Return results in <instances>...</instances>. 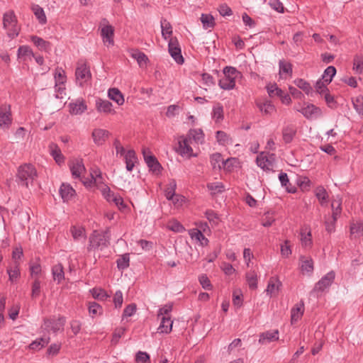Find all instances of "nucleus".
I'll use <instances>...</instances> for the list:
<instances>
[{
  "mask_svg": "<svg viewBox=\"0 0 363 363\" xmlns=\"http://www.w3.org/2000/svg\"><path fill=\"white\" fill-rule=\"evenodd\" d=\"M279 73L286 74L289 75H291L292 74V65L289 62H285L284 61L279 62Z\"/></svg>",
  "mask_w": 363,
  "mask_h": 363,
  "instance_id": "nucleus-61",
  "label": "nucleus"
},
{
  "mask_svg": "<svg viewBox=\"0 0 363 363\" xmlns=\"http://www.w3.org/2000/svg\"><path fill=\"white\" fill-rule=\"evenodd\" d=\"M96 109L99 112L104 113H114L115 111L112 109V104L107 100L99 99L96 103Z\"/></svg>",
  "mask_w": 363,
  "mask_h": 363,
  "instance_id": "nucleus-25",
  "label": "nucleus"
},
{
  "mask_svg": "<svg viewBox=\"0 0 363 363\" xmlns=\"http://www.w3.org/2000/svg\"><path fill=\"white\" fill-rule=\"evenodd\" d=\"M255 162L257 166L265 172H269L272 170L274 167V160H255Z\"/></svg>",
  "mask_w": 363,
  "mask_h": 363,
  "instance_id": "nucleus-57",
  "label": "nucleus"
},
{
  "mask_svg": "<svg viewBox=\"0 0 363 363\" xmlns=\"http://www.w3.org/2000/svg\"><path fill=\"white\" fill-rule=\"evenodd\" d=\"M40 293V281L38 278H35L32 284L31 296L33 298H37Z\"/></svg>",
  "mask_w": 363,
  "mask_h": 363,
  "instance_id": "nucleus-63",
  "label": "nucleus"
},
{
  "mask_svg": "<svg viewBox=\"0 0 363 363\" xmlns=\"http://www.w3.org/2000/svg\"><path fill=\"white\" fill-rule=\"evenodd\" d=\"M173 309V304L172 303H169L164 305L163 307L160 308L158 311L157 317L158 318H161L164 316H170L169 313L172 312Z\"/></svg>",
  "mask_w": 363,
  "mask_h": 363,
  "instance_id": "nucleus-55",
  "label": "nucleus"
},
{
  "mask_svg": "<svg viewBox=\"0 0 363 363\" xmlns=\"http://www.w3.org/2000/svg\"><path fill=\"white\" fill-rule=\"evenodd\" d=\"M246 281L251 290L257 289V273L255 270H250L245 274Z\"/></svg>",
  "mask_w": 363,
  "mask_h": 363,
  "instance_id": "nucleus-29",
  "label": "nucleus"
},
{
  "mask_svg": "<svg viewBox=\"0 0 363 363\" xmlns=\"http://www.w3.org/2000/svg\"><path fill=\"white\" fill-rule=\"evenodd\" d=\"M216 139L217 141L222 145H228L233 143L230 136L222 130H218L216 132Z\"/></svg>",
  "mask_w": 363,
  "mask_h": 363,
  "instance_id": "nucleus-50",
  "label": "nucleus"
},
{
  "mask_svg": "<svg viewBox=\"0 0 363 363\" xmlns=\"http://www.w3.org/2000/svg\"><path fill=\"white\" fill-rule=\"evenodd\" d=\"M301 240L302 245L305 247L310 246L311 244V231L308 230L307 227H305L301 229Z\"/></svg>",
  "mask_w": 363,
  "mask_h": 363,
  "instance_id": "nucleus-43",
  "label": "nucleus"
},
{
  "mask_svg": "<svg viewBox=\"0 0 363 363\" xmlns=\"http://www.w3.org/2000/svg\"><path fill=\"white\" fill-rule=\"evenodd\" d=\"M145 162L150 172L156 175L160 174L162 167L159 160H145Z\"/></svg>",
  "mask_w": 363,
  "mask_h": 363,
  "instance_id": "nucleus-42",
  "label": "nucleus"
},
{
  "mask_svg": "<svg viewBox=\"0 0 363 363\" xmlns=\"http://www.w3.org/2000/svg\"><path fill=\"white\" fill-rule=\"evenodd\" d=\"M12 123V115L10 105L4 104L0 107V128L9 129Z\"/></svg>",
  "mask_w": 363,
  "mask_h": 363,
  "instance_id": "nucleus-9",
  "label": "nucleus"
},
{
  "mask_svg": "<svg viewBox=\"0 0 363 363\" xmlns=\"http://www.w3.org/2000/svg\"><path fill=\"white\" fill-rule=\"evenodd\" d=\"M335 274L333 271L329 272L319 280V291H325L333 283Z\"/></svg>",
  "mask_w": 363,
  "mask_h": 363,
  "instance_id": "nucleus-18",
  "label": "nucleus"
},
{
  "mask_svg": "<svg viewBox=\"0 0 363 363\" xmlns=\"http://www.w3.org/2000/svg\"><path fill=\"white\" fill-rule=\"evenodd\" d=\"M70 232L74 240L86 238L85 229L82 227L72 226L71 227Z\"/></svg>",
  "mask_w": 363,
  "mask_h": 363,
  "instance_id": "nucleus-37",
  "label": "nucleus"
},
{
  "mask_svg": "<svg viewBox=\"0 0 363 363\" xmlns=\"http://www.w3.org/2000/svg\"><path fill=\"white\" fill-rule=\"evenodd\" d=\"M55 86L64 85L66 82L65 72L61 67H57L55 72Z\"/></svg>",
  "mask_w": 363,
  "mask_h": 363,
  "instance_id": "nucleus-36",
  "label": "nucleus"
},
{
  "mask_svg": "<svg viewBox=\"0 0 363 363\" xmlns=\"http://www.w3.org/2000/svg\"><path fill=\"white\" fill-rule=\"evenodd\" d=\"M192 142H191L190 139L186 137H180L178 140L177 145L176 146V151L182 156V157H196V154L194 153L192 147L191 145Z\"/></svg>",
  "mask_w": 363,
  "mask_h": 363,
  "instance_id": "nucleus-6",
  "label": "nucleus"
},
{
  "mask_svg": "<svg viewBox=\"0 0 363 363\" xmlns=\"http://www.w3.org/2000/svg\"><path fill=\"white\" fill-rule=\"evenodd\" d=\"M132 57L137 60L140 66L145 65L147 61L148 60V58L145 55V54L140 51L134 52L132 54Z\"/></svg>",
  "mask_w": 363,
  "mask_h": 363,
  "instance_id": "nucleus-60",
  "label": "nucleus"
},
{
  "mask_svg": "<svg viewBox=\"0 0 363 363\" xmlns=\"http://www.w3.org/2000/svg\"><path fill=\"white\" fill-rule=\"evenodd\" d=\"M176 188V181L174 179H170L168 186L164 191V195L167 200L173 199V197L175 196Z\"/></svg>",
  "mask_w": 363,
  "mask_h": 363,
  "instance_id": "nucleus-39",
  "label": "nucleus"
},
{
  "mask_svg": "<svg viewBox=\"0 0 363 363\" xmlns=\"http://www.w3.org/2000/svg\"><path fill=\"white\" fill-rule=\"evenodd\" d=\"M108 96L111 100L114 101L119 106L124 104L123 95L117 88L109 89L108 91Z\"/></svg>",
  "mask_w": 363,
  "mask_h": 363,
  "instance_id": "nucleus-28",
  "label": "nucleus"
},
{
  "mask_svg": "<svg viewBox=\"0 0 363 363\" xmlns=\"http://www.w3.org/2000/svg\"><path fill=\"white\" fill-rule=\"evenodd\" d=\"M173 320L171 316H164L160 318V324L158 327V332L160 333L169 334L172 330Z\"/></svg>",
  "mask_w": 363,
  "mask_h": 363,
  "instance_id": "nucleus-19",
  "label": "nucleus"
},
{
  "mask_svg": "<svg viewBox=\"0 0 363 363\" xmlns=\"http://www.w3.org/2000/svg\"><path fill=\"white\" fill-rule=\"evenodd\" d=\"M281 285V282L279 281L278 277H272L269 279L268 284L265 291L267 294L269 295L270 297L276 296L278 294Z\"/></svg>",
  "mask_w": 363,
  "mask_h": 363,
  "instance_id": "nucleus-14",
  "label": "nucleus"
},
{
  "mask_svg": "<svg viewBox=\"0 0 363 363\" xmlns=\"http://www.w3.org/2000/svg\"><path fill=\"white\" fill-rule=\"evenodd\" d=\"M101 172L99 169H92L90 173L91 179H89V181H83V183L84 184L85 186H91L93 184L97 182L98 179H101Z\"/></svg>",
  "mask_w": 363,
  "mask_h": 363,
  "instance_id": "nucleus-40",
  "label": "nucleus"
},
{
  "mask_svg": "<svg viewBox=\"0 0 363 363\" xmlns=\"http://www.w3.org/2000/svg\"><path fill=\"white\" fill-rule=\"evenodd\" d=\"M207 188L212 194L222 193L225 191L224 185L222 182H219L208 183L207 184Z\"/></svg>",
  "mask_w": 363,
  "mask_h": 363,
  "instance_id": "nucleus-41",
  "label": "nucleus"
},
{
  "mask_svg": "<svg viewBox=\"0 0 363 363\" xmlns=\"http://www.w3.org/2000/svg\"><path fill=\"white\" fill-rule=\"evenodd\" d=\"M191 142L194 140L196 144H202L204 141V134L201 129H191L187 135Z\"/></svg>",
  "mask_w": 363,
  "mask_h": 363,
  "instance_id": "nucleus-23",
  "label": "nucleus"
},
{
  "mask_svg": "<svg viewBox=\"0 0 363 363\" xmlns=\"http://www.w3.org/2000/svg\"><path fill=\"white\" fill-rule=\"evenodd\" d=\"M331 216L325 218V230L331 233L335 230V223L342 212L340 201H333L331 204Z\"/></svg>",
  "mask_w": 363,
  "mask_h": 363,
  "instance_id": "nucleus-3",
  "label": "nucleus"
},
{
  "mask_svg": "<svg viewBox=\"0 0 363 363\" xmlns=\"http://www.w3.org/2000/svg\"><path fill=\"white\" fill-rule=\"evenodd\" d=\"M60 194L64 201H68L75 195V190L71 185L62 184L60 188Z\"/></svg>",
  "mask_w": 363,
  "mask_h": 363,
  "instance_id": "nucleus-20",
  "label": "nucleus"
},
{
  "mask_svg": "<svg viewBox=\"0 0 363 363\" xmlns=\"http://www.w3.org/2000/svg\"><path fill=\"white\" fill-rule=\"evenodd\" d=\"M301 269L303 274H311L313 271V262L311 258L301 257Z\"/></svg>",
  "mask_w": 363,
  "mask_h": 363,
  "instance_id": "nucleus-24",
  "label": "nucleus"
},
{
  "mask_svg": "<svg viewBox=\"0 0 363 363\" xmlns=\"http://www.w3.org/2000/svg\"><path fill=\"white\" fill-rule=\"evenodd\" d=\"M31 41L40 50L49 51L51 49V43L36 35L31 36Z\"/></svg>",
  "mask_w": 363,
  "mask_h": 363,
  "instance_id": "nucleus-27",
  "label": "nucleus"
},
{
  "mask_svg": "<svg viewBox=\"0 0 363 363\" xmlns=\"http://www.w3.org/2000/svg\"><path fill=\"white\" fill-rule=\"evenodd\" d=\"M162 35L166 40L172 34V28L169 22L166 19L161 20Z\"/></svg>",
  "mask_w": 363,
  "mask_h": 363,
  "instance_id": "nucleus-34",
  "label": "nucleus"
},
{
  "mask_svg": "<svg viewBox=\"0 0 363 363\" xmlns=\"http://www.w3.org/2000/svg\"><path fill=\"white\" fill-rule=\"evenodd\" d=\"M168 228L176 233H182L185 230L184 226L177 220L170 221L168 224Z\"/></svg>",
  "mask_w": 363,
  "mask_h": 363,
  "instance_id": "nucleus-62",
  "label": "nucleus"
},
{
  "mask_svg": "<svg viewBox=\"0 0 363 363\" xmlns=\"http://www.w3.org/2000/svg\"><path fill=\"white\" fill-rule=\"evenodd\" d=\"M213 118L216 122L223 119V107L221 104H217L213 108Z\"/></svg>",
  "mask_w": 363,
  "mask_h": 363,
  "instance_id": "nucleus-48",
  "label": "nucleus"
},
{
  "mask_svg": "<svg viewBox=\"0 0 363 363\" xmlns=\"http://www.w3.org/2000/svg\"><path fill=\"white\" fill-rule=\"evenodd\" d=\"M106 199L109 201H113L120 208H125V205L121 197L115 196L113 194H108Z\"/></svg>",
  "mask_w": 363,
  "mask_h": 363,
  "instance_id": "nucleus-59",
  "label": "nucleus"
},
{
  "mask_svg": "<svg viewBox=\"0 0 363 363\" xmlns=\"http://www.w3.org/2000/svg\"><path fill=\"white\" fill-rule=\"evenodd\" d=\"M110 135V133L104 129L96 128L92 132L94 142L98 145H102Z\"/></svg>",
  "mask_w": 363,
  "mask_h": 363,
  "instance_id": "nucleus-16",
  "label": "nucleus"
},
{
  "mask_svg": "<svg viewBox=\"0 0 363 363\" xmlns=\"http://www.w3.org/2000/svg\"><path fill=\"white\" fill-rule=\"evenodd\" d=\"M150 355L145 352L139 351L135 355V361L137 362L147 363L150 362Z\"/></svg>",
  "mask_w": 363,
  "mask_h": 363,
  "instance_id": "nucleus-64",
  "label": "nucleus"
},
{
  "mask_svg": "<svg viewBox=\"0 0 363 363\" xmlns=\"http://www.w3.org/2000/svg\"><path fill=\"white\" fill-rule=\"evenodd\" d=\"M73 179H78L83 182L82 174L86 171L82 160H72L69 164Z\"/></svg>",
  "mask_w": 363,
  "mask_h": 363,
  "instance_id": "nucleus-13",
  "label": "nucleus"
},
{
  "mask_svg": "<svg viewBox=\"0 0 363 363\" xmlns=\"http://www.w3.org/2000/svg\"><path fill=\"white\" fill-rule=\"evenodd\" d=\"M189 235L191 239L199 241L202 246L207 245L208 243V240L205 237L201 230L196 228L190 230Z\"/></svg>",
  "mask_w": 363,
  "mask_h": 363,
  "instance_id": "nucleus-30",
  "label": "nucleus"
},
{
  "mask_svg": "<svg viewBox=\"0 0 363 363\" xmlns=\"http://www.w3.org/2000/svg\"><path fill=\"white\" fill-rule=\"evenodd\" d=\"M70 113L74 115H79L83 113L86 109L87 106L84 100H77L75 102L69 104Z\"/></svg>",
  "mask_w": 363,
  "mask_h": 363,
  "instance_id": "nucleus-21",
  "label": "nucleus"
},
{
  "mask_svg": "<svg viewBox=\"0 0 363 363\" xmlns=\"http://www.w3.org/2000/svg\"><path fill=\"white\" fill-rule=\"evenodd\" d=\"M49 337H41L30 344L29 347L31 350H39L49 342Z\"/></svg>",
  "mask_w": 363,
  "mask_h": 363,
  "instance_id": "nucleus-44",
  "label": "nucleus"
},
{
  "mask_svg": "<svg viewBox=\"0 0 363 363\" xmlns=\"http://www.w3.org/2000/svg\"><path fill=\"white\" fill-rule=\"evenodd\" d=\"M168 50L172 57L179 65H182L184 62L182 55L181 48L177 38H171L168 44Z\"/></svg>",
  "mask_w": 363,
  "mask_h": 363,
  "instance_id": "nucleus-8",
  "label": "nucleus"
},
{
  "mask_svg": "<svg viewBox=\"0 0 363 363\" xmlns=\"http://www.w3.org/2000/svg\"><path fill=\"white\" fill-rule=\"evenodd\" d=\"M33 11L39 23L41 24H45L47 21V18L43 8L38 5H35L33 7Z\"/></svg>",
  "mask_w": 363,
  "mask_h": 363,
  "instance_id": "nucleus-45",
  "label": "nucleus"
},
{
  "mask_svg": "<svg viewBox=\"0 0 363 363\" xmlns=\"http://www.w3.org/2000/svg\"><path fill=\"white\" fill-rule=\"evenodd\" d=\"M295 108L307 118H312L317 112V108L313 104H304V106L302 108L300 106H296Z\"/></svg>",
  "mask_w": 363,
  "mask_h": 363,
  "instance_id": "nucleus-22",
  "label": "nucleus"
},
{
  "mask_svg": "<svg viewBox=\"0 0 363 363\" xmlns=\"http://www.w3.org/2000/svg\"><path fill=\"white\" fill-rule=\"evenodd\" d=\"M200 19L205 29L212 28L215 26L214 18L211 14L203 13Z\"/></svg>",
  "mask_w": 363,
  "mask_h": 363,
  "instance_id": "nucleus-35",
  "label": "nucleus"
},
{
  "mask_svg": "<svg viewBox=\"0 0 363 363\" xmlns=\"http://www.w3.org/2000/svg\"><path fill=\"white\" fill-rule=\"evenodd\" d=\"M352 104L356 111L363 116V96L359 95L352 99Z\"/></svg>",
  "mask_w": 363,
  "mask_h": 363,
  "instance_id": "nucleus-51",
  "label": "nucleus"
},
{
  "mask_svg": "<svg viewBox=\"0 0 363 363\" xmlns=\"http://www.w3.org/2000/svg\"><path fill=\"white\" fill-rule=\"evenodd\" d=\"M109 230L99 232L94 230L89 237L88 250L100 249L103 250L109 245Z\"/></svg>",
  "mask_w": 363,
  "mask_h": 363,
  "instance_id": "nucleus-1",
  "label": "nucleus"
},
{
  "mask_svg": "<svg viewBox=\"0 0 363 363\" xmlns=\"http://www.w3.org/2000/svg\"><path fill=\"white\" fill-rule=\"evenodd\" d=\"M90 293L94 298L99 301H105L110 297V295L101 288H93L90 290Z\"/></svg>",
  "mask_w": 363,
  "mask_h": 363,
  "instance_id": "nucleus-33",
  "label": "nucleus"
},
{
  "mask_svg": "<svg viewBox=\"0 0 363 363\" xmlns=\"http://www.w3.org/2000/svg\"><path fill=\"white\" fill-rule=\"evenodd\" d=\"M52 274L54 281H56L57 284H60L62 280L65 279L64 268L62 264H57L52 268Z\"/></svg>",
  "mask_w": 363,
  "mask_h": 363,
  "instance_id": "nucleus-26",
  "label": "nucleus"
},
{
  "mask_svg": "<svg viewBox=\"0 0 363 363\" xmlns=\"http://www.w3.org/2000/svg\"><path fill=\"white\" fill-rule=\"evenodd\" d=\"M106 19H103V27L101 30V36L104 44L113 45L114 28L112 26L107 23Z\"/></svg>",
  "mask_w": 363,
  "mask_h": 363,
  "instance_id": "nucleus-10",
  "label": "nucleus"
},
{
  "mask_svg": "<svg viewBox=\"0 0 363 363\" xmlns=\"http://www.w3.org/2000/svg\"><path fill=\"white\" fill-rule=\"evenodd\" d=\"M257 106L259 111L264 115H271L275 111L274 106L269 101L257 102Z\"/></svg>",
  "mask_w": 363,
  "mask_h": 363,
  "instance_id": "nucleus-32",
  "label": "nucleus"
},
{
  "mask_svg": "<svg viewBox=\"0 0 363 363\" xmlns=\"http://www.w3.org/2000/svg\"><path fill=\"white\" fill-rule=\"evenodd\" d=\"M75 76L77 82L80 86H83L85 82L91 79V72L86 62L80 61L77 63Z\"/></svg>",
  "mask_w": 363,
  "mask_h": 363,
  "instance_id": "nucleus-7",
  "label": "nucleus"
},
{
  "mask_svg": "<svg viewBox=\"0 0 363 363\" xmlns=\"http://www.w3.org/2000/svg\"><path fill=\"white\" fill-rule=\"evenodd\" d=\"M279 340L278 330L266 331L259 335V342L260 344H267Z\"/></svg>",
  "mask_w": 363,
  "mask_h": 363,
  "instance_id": "nucleus-17",
  "label": "nucleus"
},
{
  "mask_svg": "<svg viewBox=\"0 0 363 363\" xmlns=\"http://www.w3.org/2000/svg\"><path fill=\"white\" fill-rule=\"evenodd\" d=\"M3 24L4 28L7 30V35L9 38L13 39L18 36L20 28L17 26V19L13 11H9L4 13Z\"/></svg>",
  "mask_w": 363,
  "mask_h": 363,
  "instance_id": "nucleus-4",
  "label": "nucleus"
},
{
  "mask_svg": "<svg viewBox=\"0 0 363 363\" xmlns=\"http://www.w3.org/2000/svg\"><path fill=\"white\" fill-rule=\"evenodd\" d=\"M319 203L324 206L329 201V195L324 187L319 186Z\"/></svg>",
  "mask_w": 363,
  "mask_h": 363,
  "instance_id": "nucleus-56",
  "label": "nucleus"
},
{
  "mask_svg": "<svg viewBox=\"0 0 363 363\" xmlns=\"http://www.w3.org/2000/svg\"><path fill=\"white\" fill-rule=\"evenodd\" d=\"M294 84L299 89H302L307 95H308L312 91V88L310 84L303 79H296L294 81Z\"/></svg>",
  "mask_w": 363,
  "mask_h": 363,
  "instance_id": "nucleus-47",
  "label": "nucleus"
},
{
  "mask_svg": "<svg viewBox=\"0 0 363 363\" xmlns=\"http://www.w3.org/2000/svg\"><path fill=\"white\" fill-rule=\"evenodd\" d=\"M65 323V318L64 317H59L57 319L49 318L44 320V323L42 327L48 332L52 330L56 333L63 329Z\"/></svg>",
  "mask_w": 363,
  "mask_h": 363,
  "instance_id": "nucleus-11",
  "label": "nucleus"
},
{
  "mask_svg": "<svg viewBox=\"0 0 363 363\" xmlns=\"http://www.w3.org/2000/svg\"><path fill=\"white\" fill-rule=\"evenodd\" d=\"M322 94H323L325 101L329 108L333 109L337 108V103L333 95L329 93H325V91L320 95Z\"/></svg>",
  "mask_w": 363,
  "mask_h": 363,
  "instance_id": "nucleus-54",
  "label": "nucleus"
},
{
  "mask_svg": "<svg viewBox=\"0 0 363 363\" xmlns=\"http://www.w3.org/2000/svg\"><path fill=\"white\" fill-rule=\"evenodd\" d=\"M233 160H212L211 166L213 169L218 167L219 169L222 168L227 171L230 172L233 168Z\"/></svg>",
  "mask_w": 363,
  "mask_h": 363,
  "instance_id": "nucleus-31",
  "label": "nucleus"
},
{
  "mask_svg": "<svg viewBox=\"0 0 363 363\" xmlns=\"http://www.w3.org/2000/svg\"><path fill=\"white\" fill-rule=\"evenodd\" d=\"M295 130L292 127H286L283 130V139L285 143H289L291 142L295 135Z\"/></svg>",
  "mask_w": 363,
  "mask_h": 363,
  "instance_id": "nucleus-58",
  "label": "nucleus"
},
{
  "mask_svg": "<svg viewBox=\"0 0 363 363\" xmlns=\"http://www.w3.org/2000/svg\"><path fill=\"white\" fill-rule=\"evenodd\" d=\"M267 92L269 96H281L284 91L279 89L276 84H269L267 86Z\"/></svg>",
  "mask_w": 363,
  "mask_h": 363,
  "instance_id": "nucleus-52",
  "label": "nucleus"
},
{
  "mask_svg": "<svg viewBox=\"0 0 363 363\" xmlns=\"http://www.w3.org/2000/svg\"><path fill=\"white\" fill-rule=\"evenodd\" d=\"M353 69L358 74L363 73V55H357L354 56L353 60Z\"/></svg>",
  "mask_w": 363,
  "mask_h": 363,
  "instance_id": "nucleus-46",
  "label": "nucleus"
},
{
  "mask_svg": "<svg viewBox=\"0 0 363 363\" xmlns=\"http://www.w3.org/2000/svg\"><path fill=\"white\" fill-rule=\"evenodd\" d=\"M336 74V69L334 66L328 67L321 77L319 79V94H321L325 90H328L324 83L328 84L332 82L333 77Z\"/></svg>",
  "mask_w": 363,
  "mask_h": 363,
  "instance_id": "nucleus-12",
  "label": "nucleus"
},
{
  "mask_svg": "<svg viewBox=\"0 0 363 363\" xmlns=\"http://www.w3.org/2000/svg\"><path fill=\"white\" fill-rule=\"evenodd\" d=\"M17 177L28 186V182H33L37 177V170L31 163H25L18 169Z\"/></svg>",
  "mask_w": 363,
  "mask_h": 363,
  "instance_id": "nucleus-5",
  "label": "nucleus"
},
{
  "mask_svg": "<svg viewBox=\"0 0 363 363\" xmlns=\"http://www.w3.org/2000/svg\"><path fill=\"white\" fill-rule=\"evenodd\" d=\"M18 265L19 264L17 263V262H15V266L13 268H9L7 269L9 279L11 282L16 281L20 277L21 274Z\"/></svg>",
  "mask_w": 363,
  "mask_h": 363,
  "instance_id": "nucleus-38",
  "label": "nucleus"
},
{
  "mask_svg": "<svg viewBox=\"0 0 363 363\" xmlns=\"http://www.w3.org/2000/svg\"><path fill=\"white\" fill-rule=\"evenodd\" d=\"M224 77L218 82L219 86L225 90L233 89L235 86V79L241 75V73L235 67H225L223 69Z\"/></svg>",
  "mask_w": 363,
  "mask_h": 363,
  "instance_id": "nucleus-2",
  "label": "nucleus"
},
{
  "mask_svg": "<svg viewBox=\"0 0 363 363\" xmlns=\"http://www.w3.org/2000/svg\"><path fill=\"white\" fill-rule=\"evenodd\" d=\"M88 308L89 313L92 317L102 313V307L96 302H90Z\"/></svg>",
  "mask_w": 363,
  "mask_h": 363,
  "instance_id": "nucleus-53",
  "label": "nucleus"
},
{
  "mask_svg": "<svg viewBox=\"0 0 363 363\" xmlns=\"http://www.w3.org/2000/svg\"><path fill=\"white\" fill-rule=\"evenodd\" d=\"M304 312V304L303 301L295 304L291 310V323H296L303 316Z\"/></svg>",
  "mask_w": 363,
  "mask_h": 363,
  "instance_id": "nucleus-15",
  "label": "nucleus"
},
{
  "mask_svg": "<svg viewBox=\"0 0 363 363\" xmlns=\"http://www.w3.org/2000/svg\"><path fill=\"white\" fill-rule=\"evenodd\" d=\"M117 267L120 270H124L129 267L130 257L128 254L123 255L117 259Z\"/></svg>",
  "mask_w": 363,
  "mask_h": 363,
  "instance_id": "nucleus-49",
  "label": "nucleus"
}]
</instances>
